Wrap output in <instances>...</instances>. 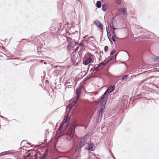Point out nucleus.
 Wrapping results in <instances>:
<instances>
[{"label":"nucleus","instance_id":"nucleus-12","mask_svg":"<svg viewBox=\"0 0 159 159\" xmlns=\"http://www.w3.org/2000/svg\"><path fill=\"white\" fill-rule=\"evenodd\" d=\"M92 61V59L90 57L88 58L86 60L83 61V64L85 65H88L89 63L91 62Z\"/></svg>","mask_w":159,"mask_h":159},{"label":"nucleus","instance_id":"nucleus-56","mask_svg":"<svg viewBox=\"0 0 159 159\" xmlns=\"http://www.w3.org/2000/svg\"><path fill=\"white\" fill-rule=\"evenodd\" d=\"M61 24V23H60L59 24V25H60V27L61 26V25H60Z\"/></svg>","mask_w":159,"mask_h":159},{"label":"nucleus","instance_id":"nucleus-21","mask_svg":"<svg viewBox=\"0 0 159 159\" xmlns=\"http://www.w3.org/2000/svg\"><path fill=\"white\" fill-rule=\"evenodd\" d=\"M74 105H73V104L71 102V103L68 105L67 107H68L69 110H70L72 109Z\"/></svg>","mask_w":159,"mask_h":159},{"label":"nucleus","instance_id":"nucleus-4","mask_svg":"<svg viewBox=\"0 0 159 159\" xmlns=\"http://www.w3.org/2000/svg\"><path fill=\"white\" fill-rule=\"evenodd\" d=\"M85 143V139L84 138H82L80 143L76 146L75 149V151H78L80 148L83 147Z\"/></svg>","mask_w":159,"mask_h":159},{"label":"nucleus","instance_id":"nucleus-33","mask_svg":"<svg viewBox=\"0 0 159 159\" xmlns=\"http://www.w3.org/2000/svg\"><path fill=\"white\" fill-rule=\"evenodd\" d=\"M105 61V60L103 62H102L100 63V64H101V66H105L106 64V62H104Z\"/></svg>","mask_w":159,"mask_h":159},{"label":"nucleus","instance_id":"nucleus-30","mask_svg":"<svg viewBox=\"0 0 159 159\" xmlns=\"http://www.w3.org/2000/svg\"><path fill=\"white\" fill-rule=\"evenodd\" d=\"M78 100V99L77 98L75 99V100L72 102L73 104V105H75V104L77 102V101Z\"/></svg>","mask_w":159,"mask_h":159},{"label":"nucleus","instance_id":"nucleus-15","mask_svg":"<svg viewBox=\"0 0 159 159\" xmlns=\"http://www.w3.org/2000/svg\"><path fill=\"white\" fill-rule=\"evenodd\" d=\"M108 100V98H107L104 99L101 103V106H103L104 107H105V105L106 104V102Z\"/></svg>","mask_w":159,"mask_h":159},{"label":"nucleus","instance_id":"nucleus-7","mask_svg":"<svg viewBox=\"0 0 159 159\" xmlns=\"http://www.w3.org/2000/svg\"><path fill=\"white\" fill-rule=\"evenodd\" d=\"M44 35V34H41L39 36H36V35H33L31 37L32 40H39V39H43V37Z\"/></svg>","mask_w":159,"mask_h":159},{"label":"nucleus","instance_id":"nucleus-46","mask_svg":"<svg viewBox=\"0 0 159 159\" xmlns=\"http://www.w3.org/2000/svg\"><path fill=\"white\" fill-rule=\"evenodd\" d=\"M73 41H74L75 42V44H78V41L77 40H76L77 41L76 42L75 41V40H73Z\"/></svg>","mask_w":159,"mask_h":159},{"label":"nucleus","instance_id":"nucleus-13","mask_svg":"<svg viewBox=\"0 0 159 159\" xmlns=\"http://www.w3.org/2000/svg\"><path fill=\"white\" fill-rule=\"evenodd\" d=\"M102 115H101L100 114H98L97 116V123H98L101 120L102 118Z\"/></svg>","mask_w":159,"mask_h":159},{"label":"nucleus","instance_id":"nucleus-43","mask_svg":"<svg viewBox=\"0 0 159 159\" xmlns=\"http://www.w3.org/2000/svg\"><path fill=\"white\" fill-rule=\"evenodd\" d=\"M101 98V99H105V96H104L103 95H102V96L100 97Z\"/></svg>","mask_w":159,"mask_h":159},{"label":"nucleus","instance_id":"nucleus-19","mask_svg":"<svg viewBox=\"0 0 159 159\" xmlns=\"http://www.w3.org/2000/svg\"><path fill=\"white\" fill-rule=\"evenodd\" d=\"M96 6L98 8H100L101 6V2L100 1H97Z\"/></svg>","mask_w":159,"mask_h":159},{"label":"nucleus","instance_id":"nucleus-47","mask_svg":"<svg viewBox=\"0 0 159 159\" xmlns=\"http://www.w3.org/2000/svg\"><path fill=\"white\" fill-rule=\"evenodd\" d=\"M110 153L111 156H113L114 155H113V153H112V152L111 151H110Z\"/></svg>","mask_w":159,"mask_h":159},{"label":"nucleus","instance_id":"nucleus-20","mask_svg":"<svg viewBox=\"0 0 159 159\" xmlns=\"http://www.w3.org/2000/svg\"><path fill=\"white\" fill-rule=\"evenodd\" d=\"M93 145L90 143L89 144L87 148L89 150H93Z\"/></svg>","mask_w":159,"mask_h":159},{"label":"nucleus","instance_id":"nucleus-8","mask_svg":"<svg viewBox=\"0 0 159 159\" xmlns=\"http://www.w3.org/2000/svg\"><path fill=\"white\" fill-rule=\"evenodd\" d=\"M93 23L99 27L101 30H103V27L101 22L98 20L93 21Z\"/></svg>","mask_w":159,"mask_h":159},{"label":"nucleus","instance_id":"nucleus-28","mask_svg":"<svg viewBox=\"0 0 159 159\" xmlns=\"http://www.w3.org/2000/svg\"><path fill=\"white\" fill-rule=\"evenodd\" d=\"M116 52V50L115 49L113 50L110 53V55H112L115 53Z\"/></svg>","mask_w":159,"mask_h":159},{"label":"nucleus","instance_id":"nucleus-23","mask_svg":"<svg viewBox=\"0 0 159 159\" xmlns=\"http://www.w3.org/2000/svg\"><path fill=\"white\" fill-rule=\"evenodd\" d=\"M11 152L10 151H6L3 152H2V155H4L6 154H10L11 153Z\"/></svg>","mask_w":159,"mask_h":159},{"label":"nucleus","instance_id":"nucleus-25","mask_svg":"<svg viewBox=\"0 0 159 159\" xmlns=\"http://www.w3.org/2000/svg\"><path fill=\"white\" fill-rule=\"evenodd\" d=\"M98 71V68H97V67H94L92 68L91 69L90 71Z\"/></svg>","mask_w":159,"mask_h":159},{"label":"nucleus","instance_id":"nucleus-55","mask_svg":"<svg viewBox=\"0 0 159 159\" xmlns=\"http://www.w3.org/2000/svg\"><path fill=\"white\" fill-rule=\"evenodd\" d=\"M43 61L42 60H41V61H40L41 62H42Z\"/></svg>","mask_w":159,"mask_h":159},{"label":"nucleus","instance_id":"nucleus-61","mask_svg":"<svg viewBox=\"0 0 159 159\" xmlns=\"http://www.w3.org/2000/svg\"><path fill=\"white\" fill-rule=\"evenodd\" d=\"M97 159H100L99 158H97Z\"/></svg>","mask_w":159,"mask_h":159},{"label":"nucleus","instance_id":"nucleus-58","mask_svg":"<svg viewBox=\"0 0 159 159\" xmlns=\"http://www.w3.org/2000/svg\"><path fill=\"white\" fill-rule=\"evenodd\" d=\"M56 127H57V125H56Z\"/></svg>","mask_w":159,"mask_h":159},{"label":"nucleus","instance_id":"nucleus-24","mask_svg":"<svg viewBox=\"0 0 159 159\" xmlns=\"http://www.w3.org/2000/svg\"><path fill=\"white\" fill-rule=\"evenodd\" d=\"M57 7L58 9L61 10L62 8V5L61 3H60L58 5Z\"/></svg>","mask_w":159,"mask_h":159},{"label":"nucleus","instance_id":"nucleus-49","mask_svg":"<svg viewBox=\"0 0 159 159\" xmlns=\"http://www.w3.org/2000/svg\"><path fill=\"white\" fill-rule=\"evenodd\" d=\"M88 37V35H85V36L84 37V39H86V37Z\"/></svg>","mask_w":159,"mask_h":159},{"label":"nucleus","instance_id":"nucleus-22","mask_svg":"<svg viewBox=\"0 0 159 159\" xmlns=\"http://www.w3.org/2000/svg\"><path fill=\"white\" fill-rule=\"evenodd\" d=\"M122 99L123 101H124V102L126 103H127V98L125 96H124L122 97Z\"/></svg>","mask_w":159,"mask_h":159},{"label":"nucleus","instance_id":"nucleus-51","mask_svg":"<svg viewBox=\"0 0 159 159\" xmlns=\"http://www.w3.org/2000/svg\"><path fill=\"white\" fill-rule=\"evenodd\" d=\"M21 40H28V39H21Z\"/></svg>","mask_w":159,"mask_h":159},{"label":"nucleus","instance_id":"nucleus-35","mask_svg":"<svg viewBox=\"0 0 159 159\" xmlns=\"http://www.w3.org/2000/svg\"><path fill=\"white\" fill-rule=\"evenodd\" d=\"M118 53L117 54L113 56H112L110 58L111 59V60L114 58V57H116Z\"/></svg>","mask_w":159,"mask_h":159},{"label":"nucleus","instance_id":"nucleus-2","mask_svg":"<svg viewBox=\"0 0 159 159\" xmlns=\"http://www.w3.org/2000/svg\"><path fill=\"white\" fill-rule=\"evenodd\" d=\"M110 28L113 34L112 36L111 35L110 32L108 31L107 29H108V28L107 27H106L107 31V35L108 38L109 40H116V38H117V37L115 34V30L116 29V28L115 27H111V28Z\"/></svg>","mask_w":159,"mask_h":159},{"label":"nucleus","instance_id":"nucleus-38","mask_svg":"<svg viewBox=\"0 0 159 159\" xmlns=\"http://www.w3.org/2000/svg\"><path fill=\"white\" fill-rule=\"evenodd\" d=\"M41 48V47H40V46L38 47V48H37V50L38 52H40V50Z\"/></svg>","mask_w":159,"mask_h":159},{"label":"nucleus","instance_id":"nucleus-45","mask_svg":"<svg viewBox=\"0 0 159 159\" xmlns=\"http://www.w3.org/2000/svg\"><path fill=\"white\" fill-rule=\"evenodd\" d=\"M110 42L112 43V44H113V42H116V40H110Z\"/></svg>","mask_w":159,"mask_h":159},{"label":"nucleus","instance_id":"nucleus-26","mask_svg":"<svg viewBox=\"0 0 159 159\" xmlns=\"http://www.w3.org/2000/svg\"><path fill=\"white\" fill-rule=\"evenodd\" d=\"M153 60L154 61H159V57H156L155 58H153Z\"/></svg>","mask_w":159,"mask_h":159},{"label":"nucleus","instance_id":"nucleus-53","mask_svg":"<svg viewBox=\"0 0 159 159\" xmlns=\"http://www.w3.org/2000/svg\"><path fill=\"white\" fill-rule=\"evenodd\" d=\"M44 64H47V63L46 62H44Z\"/></svg>","mask_w":159,"mask_h":159},{"label":"nucleus","instance_id":"nucleus-17","mask_svg":"<svg viewBox=\"0 0 159 159\" xmlns=\"http://www.w3.org/2000/svg\"><path fill=\"white\" fill-rule=\"evenodd\" d=\"M105 109V107H104L101 106L100 110L99 111V114H100L101 115H102V114L104 112Z\"/></svg>","mask_w":159,"mask_h":159},{"label":"nucleus","instance_id":"nucleus-31","mask_svg":"<svg viewBox=\"0 0 159 159\" xmlns=\"http://www.w3.org/2000/svg\"><path fill=\"white\" fill-rule=\"evenodd\" d=\"M67 47L69 49H73L74 48L73 46L70 45H68Z\"/></svg>","mask_w":159,"mask_h":159},{"label":"nucleus","instance_id":"nucleus-37","mask_svg":"<svg viewBox=\"0 0 159 159\" xmlns=\"http://www.w3.org/2000/svg\"><path fill=\"white\" fill-rule=\"evenodd\" d=\"M111 59L110 58H109V59L107 60V61L105 62L106 64H107L108 63H109L111 61Z\"/></svg>","mask_w":159,"mask_h":159},{"label":"nucleus","instance_id":"nucleus-6","mask_svg":"<svg viewBox=\"0 0 159 159\" xmlns=\"http://www.w3.org/2000/svg\"><path fill=\"white\" fill-rule=\"evenodd\" d=\"M155 35L153 33H152V34H149L148 36V35L142 36L141 37V39H153V37H154V36Z\"/></svg>","mask_w":159,"mask_h":159},{"label":"nucleus","instance_id":"nucleus-18","mask_svg":"<svg viewBox=\"0 0 159 159\" xmlns=\"http://www.w3.org/2000/svg\"><path fill=\"white\" fill-rule=\"evenodd\" d=\"M81 90L79 89H77L75 92V93L78 98L80 95L81 93Z\"/></svg>","mask_w":159,"mask_h":159},{"label":"nucleus","instance_id":"nucleus-16","mask_svg":"<svg viewBox=\"0 0 159 159\" xmlns=\"http://www.w3.org/2000/svg\"><path fill=\"white\" fill-rule=\"evenodd\" d=\"M108 8V6L106 4H104L102 6V9L103 11H106Z\"/></svg>","mask_w":159,"mask_h":159},{"label":"nucleus","instance_id":"nucleus-60","mask_svg":"<svg viewBox=\"0 0 159 159\" xmlns=\"http://www.w3.org/2000/svg\"><path fill=\"white\" fill-rule=\"evenodd\" d=\"M70 40H72V39H71L70 38Z\"/></svg>","mask_w":159,"mask_h":159},{"label":"nucleus","instance_id":"nucleus-3","mask_svg":"<svg viewBox=\"0 0 159 159\" xmlns=\"http://www.w3.org/2000/svg\"><path fill=\"white\" fill-rule=\"evenodd\" d=\"M69 124L67 122V120H63L61 123L59 128V130L61 133L64 131L68 127Z\"/></svg>","mask_w":159,"mask_h":159},{"label":"nucleus","instance_id":"nucleus-1","mask_svg":"<svg viewBox=\"0 0 159 159\" xmlns=\"http://www.w3.org/2000/svg\"><path fill=\"white\" fill-rule=\"evenodd\" d=\"M77 126L78 125L76 123L71 125L70 131L66 137L67 140L70 141L72 139L75 133V129Z\"/></svg>","mask_w":159,"mask_h":159},{"label":"nucleus","instance_id":"nucleus-59","mask_svg":"<svg viewBox=\"0 0 159 159\" xmlns=\"http://www.w3.org/2000/svg\"><path fill=\"white\" fill-rule=\"evenodd\" d=\"M28 144H29L30 145L31 143H28Z\"/></svg>","mask_w":159,"mask_h":159},{"label":"nucleus","instance_id":"nucleus-27","mask_svg":"<svg viewBox=\"0 0 159 159\" xmlns=\"http://www.w3.org/2000/svg\"><path fill=\"white\" fill-rule=\"evenodd\" d=\"M128 75H124L122 78V79L123 80H125L127 79L128 77Z\"/></svg>","mask_w":159,"mask_h":159},{"label":"nucleus","instance_id":"nucleus-10","mask_svg":"<svg viewBox=\"0 0 159 159\" xmlns=\"http://www.w3.org/2000/svg\"><path fill=\"white\" fill-rule=\"evenodd\" d=\"M115 86H111L106 91L107 93H110L113 92L115 89Z\"/></svg>","mask_w":159,"mask_h":159},{"label":"nucleus","instance_id":"nucleus-44","mask_svg":"<svg viewBox=\"0 0 159 159\" xmlns=\"http://www.w3.org/2000/svg\"><path fill=\"white\" fill-rule=\"evenodd\" d=\"M75 51H74L71 54V56H73L75 55Z\"/></svg>","mask_w":159,"mask_h":159},{"label":"nucleus","instance_id":"nucleus-5","mask_svg":"<svg viewBox=\"0 0 159 159\" xmlns=\"http://www.w3.org/2000/svg\"><path fill=\"white\" fill-rule=\"evenodd\" d=\"M117 24L116 20L115 19V17L111 18L110 20V28L111 27H114Z\"/></svg>","mask_w":159,"mask_h":159},{"label":"nucleus","instance_id":"nucleus-54","mask_svg":"<svg viewBox=\"0 0 159 159\" xmlns=\"http://www.w3.org/2000/svg\"><path fill=\"white\" fill-rule=\"evenodd\" d=\"M125 52H127V54H128V55H129V53H128L127 52H126V51H125Z\"/></svg>","mask_w":159,"mask_h":159},{"label":"nucleus","instance_id":"nucleus-29","mask_svg":"<svg viewBox=\"0 0 159 159\" xmlns=\"http://www.w3.org/2000/svg\"><path fill=\"white\" fill-rule=\"evenodd\" d=\"M116 3L118 4H120L121 3V0H116Z\"/></svg>","mask_w":159,"mask_h":159},{"label":"nucleus","instance_id":"nucleus-50","mask_svg":"<svg viewBox=\"0 0 159 159\" xmlns=\"http://www.w3.org/2000/svg\"><path fill=\"white\" fill-rule=\"evenodd\" d=\"M112 157H113L114 159H116V158L114 155H113V156H112Z\"/></svg>","mask_w":159,"mask_h":159},{"label":"nucleus","instance_id":"nucleus-9","mask_svg":"<svg viewBox=\"0 0 159 159\" xmlns=\"http://www.w3.org/2000/svg\"><path fill=\"white\" fill-rule=\"evenodd\" d=\"M48 150L47 149L45 150L44 154H40L39 156L40 159H45L48 155Z\"/></svg>","mask_w":159,"mask_h":159},{"label":"nucleus","instance_id":"nucleus-36","mask_svg":"<svg viewBox=\"0 0 159 159\" xmlns=\"http://www.w3.org/2000/svg\"><path fill=\"white\" fill-rule=\"evenodd\" d=\"M101 66H101V64H100V63L98 65L97 67L98 68V70H99V68Z\"/></svg>","mask_w":159,"mask_h":159},{"label":"nucleus","instance_id":"nucleus-52","mask_svg":"<svg viewBox=\"0 0 159 159\" xmlns=\"http://www.w3.org/2000/svg\"><path fill=\"white\" fill-rule=\"evenodd\" d=\"M67 41H68V43H70L71 41V40H68Z\"/></svg>","mask_w":159,"mask_h":159},{"label":"nucleus","instance_id":"nucleus-39","mask_svg":"<svg viewBox=\"0 0 159 159\" xmlns=\"http://www.w3.org/2000/svg\"><path fill=\"white\" fill-rule=\"evenodd\" d=\"M0 117L2 118H3V119L5 120H7V118H5L2 116H0Z\"/></svg>","mask_w":159,"mask_h":159},{"label":"nucleus","instance_id":"nucleus-40","mask_svg":"<svg viewBox=\"0 0 159 159\" xmlns=\"http://www.w3.org/2000/svg\"><path fill=\"white\" fill-rule=\"evenodd\" d=\"M102 99H101V98L100 97L98 99V102H100L102 100Z\"/></svg>","mask_w":159,"mask_h":159},{"label":"nucleus","instance_id":"nucleus-48","mask_svg":"<svg viewBox=\"0 0 159 159\" xmlns=\"http://www.w3.org/2000/svg\"><path fill=\"white\" fill-rule=\"evenodd\" d=\"M93 38V36H90V37H88L87 39H89V38Z\"/></svg>","mask_w":159,"mask_h":159},{"label":"nucleus","instance_id":"nucleus-57","mask_svg":"<svg viewBox=\"0 0 159 159\" xmlns=\"http://www.w3.org/2000/svg\"><path fill=\"white\" fill-rule=\"evenodd\" d=\"M57 67V66H54V67H55H55Z\"/></svg>","mask_w":159,"mask_h":159},{"label":"nucleus","instance_id":"nucleus-41","mask_svg":"<svg viewBox=\"0 0 159 159\" xmlns=\"http://www.w3.org/2000/svg\"><path fill=\"white\" fill-rule=\"evenodd\" d=\"M108 93H107V92L106 91H105V92L103 93V95L104 96H106L107 95V94Z\"/></svg>","mask_w":159,"mask_h":159},{"label":"nucleus","instance_id":"nucleus-34","mask_svg":"<svg viewBox=\"0 0 159 159\" xmlns=\"http://www.w3.org/2000/svg\"><path fill=\"white\" fill-rule=\"evenodd\" d=\"M70 119V117H69V116H66V118L64 119V120H67V121L68 120H69Z\"/></svg>","mask_w":159,"mask_h":159},{"label":"nucleus","instance_id":"nucleus-62","mask_svg":"<svg viewBox=\"0 0 159 159\" xmlns=\"http://www.w3.org/2000/svg\"><path fill=\"white\" fill-rule=\"evenodd\" d=\"M78 48V47H77V48H76V49H77V48Z\"/></svg>","mask_w":159,"mask_h":159},{"label":"nucleus","instance_id":"nucleus-42","mask_svg":"<svg viewBox=\"0 0 159 159\" xmlns=\"http://www.w3.org/2000/svg\"><path fill=\"white\" fill-rule=\"evenodd\" d=\"M79 46H83L84 45H83V43H82L80 42V43L79 44Z\"/></svg>","mask_w":159,"mask_h":159},{"label":"nucleus","instance_id":"nucleus-14","mask_svg":"<svg viewBox=\"0 0 159 159\" xmlns=\"http://www.w3.org/2000/svg\"><path fill=\"white\" fill-rule=\"evenodd\" d=\"M121 13L124 15H126L127 13V10L126 8H122L120 10Z\"/></svg>","mask_w":159,"mask_h":159},{"label":"nucleus","instance_id":"nucleus-32","mask_svg":"<svg viewBox=\"0 0 159 159\" xmlns=\"http://www.w3.org/2000/svg\"><path fill=\"white\" fill-rule=\"evenodd\" d=\"M108 47L107 46H105L104 48V50L105 52H107L108 50Z\"/></svg>","mask_w":159,"mask_h":159},{"label":"nucleus","instance_id":"nucleus-11","mask_svg":"<svg viewBox=\"0 0 159 159\" xmlns=\"http://www.w3.org/2000/svg\"><path fill=\"white\" fill-rule=\"evenodd\" d=\"M17 44V49H18V50L21 49V48L23 46V43L22 41H20V42H18Z\"/></svg>","mask_w":159,"mask_h":159}]
</instances>
